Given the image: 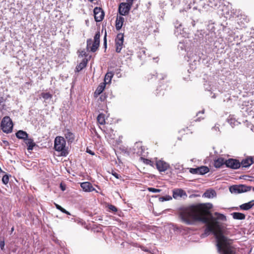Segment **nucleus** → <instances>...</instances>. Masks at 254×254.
<instances>
[{"instance_id":"obj_18","label":"nucleus","mask_w":254,"mask_h":254,"mask_svg":"<svg viewBox=\"0 0 254 254\" xmlns=\"http://www.w3.org/2000/svg\"><path fill=\"white\" fill-rule=\"evenodd\" d=\"M125 19L122 16H118L116 21V28L117 30H120L123 25Z\"/></svg>"},{"instance_id":"obj_17","label":"nucleus","mask_w":254,"mask_h":254,"mask_svg":"<svg viewBox=\"0 0 254 254\" xmlns=\"http://www.w3.org/2000/svg\"><path fill=\"white\" fill-rule=\"evenodd\" d=\"M254 205V200H252L247 203H245L240 205L241 210H248L251 209Z\"/></svg>"},{"instance_id":"obj_16","label":"nucleus","mask_w":254,"mask_h":254,"mask_svg":"<svg viewBox=\"0 0 254 254\" xmlns=\"http://www.w3.org/2000/svg\"><path fill=\"white\" fill-rule=\"evenodd\" d=\"M25 144L27 146V150H32L34 146H36V143L34 142V140L32 138H28V137L24 140Z\"/></svg>"},{"instance_id":"obj_53","label":"nucleus","mask_w":254,"mask_h":254,"mask_svg":"<svg viewBox=\"0 0 254 254\" xmlns=\"http://www.w3.org/2000/svg\"><path fill=\"white\" fill-rule=\"evenodd\" d=\"M89 0V1H94V0Z\"/></svg>"},{"instance_id":"obj_50","label":"nucleus","mask_w":254,"mask_h":254,"mask_svg":"<svg viewBox=\"0 0 254 254\" xmlns=\"http://www.w3.org/2000/svg\"><path fill=\"white\" fill-rule=\"evenodd\" d=\"M191 24L193 26H195V21H191Z\"/></svg>"},{"instance_id":"obj_6","label":"nucleus","mask_w":254,"mask_h":254,"mask_svg":"<svg viewBox=\"0 0 254 254\" xmlns=\"http://www.w3.org/2000/svg\"><path fill=\"white\" fill-rule=\"evenodd\" d=\"M124 37L123 34L119 33L115 39L116 51L117 53H120L123 48L124 40Z\"/></svg>"},{"instance_id":"obj_44","label":"nucleus","mask_w":254,"mask_h":254,"mask_svg":"<svg viewBox=\"0 0 254 254\" xmlns=\"http://www.w3.org/2000/svg\"><path fill=\"white\" fill-rule=\"evenodd\" d=\"M133 0H127V3L130 4V5L131 6Z\"/></svg>"},{"instance_id":"obj_4","label":"nucleus","mask_w":254,"mask_h":254,"mask_svg":"<svg viewBox=\"0 0 254 254\" xmlns=\"http://www.w3.org/2000/svg\"><path fill=\"white\" fill-rule=\"evenodd\" d=\"M252 190L254 191V187L248 186L245 185H233L229 188L230 191L233 193H240Z\"/></svg>"},{"instance_id":"obj_54","label":"nucleus","mask_w":254,"mask_h":254,"mask_svg":"<svg viewBox=\"0 0 254 254\" xmlns=\"http://www.w3.org/2000/svg\"><path fill=\"white\" fill-rule=\"evenodd\" d=\"M212 97H213V98H215V96H214V95H213V96H212Z\"/></svg>"},{"instance_id":"obj_2","label":"nucleus","mask_w":254,"mask_h":254,"mask_svg":"<svg viewBox=\"0 0 254 254\" xmlns=\"http://www.w3.org/2000/svg\"><path fill=\"white\" fill-rule=\"evenodd\" d=\"M54 148L57 151L61 152L62 156H65L67 152L66 149V142L64 138L62 136H57L55 139Z\"/></svg>"},{"instance_id":"obj_33","label":"nucleus","mask_w":254,"mask_h":254,"mask_svg":"<svg viewBox=\"0 0 254 254\" xmlns=\"http://www.w3.org/2000/svg\"><path fill=\"white\" fill-rule=\"evenodd\" d=\"M4 239L3 237H0V248L1 250H3L4 247Z\"/></svg>"},{"instance_id":"obj_42","label":"nucleus","mask_w":254,"mask_h":254,"mask_svg":"<svg viewBox=\"0 0 254 254\" xmlns=\"http://www.w3.org/2000/svg\"><path fill=\"white\" fill-rule=\"evenodd\" d=\"M99 99L101 101H103L105 99V96L101 95Z\"/></svg>"},{"instance_id":"obj_20","label":"nucleus","mask_w":254,"mask_h":254,"mask_svg":"<svg viewBox=\"0 0 254 254\" xmlns=\"http://www.w3.org/2000/svg\"><path fill=\"white\" fill-rule=\"evenodd\" d=\"M105 88V83H100L96 89L94 96L95 97H97L104 90Z\"/></svg>"},{"instance_id":"obj_12","label":"nucleus","mask_w":254,"mask_h":254,"mask_svg":"<svg viewBox=\"0 0 254 254\" xmlns=\"http://www.w3.org/2000/svg\"><path fill=\"white\" fill-rule=\"evenodd\" d=\"M157 169L160 172H164L166 171L169 167V165L162 160L157 161L156 163Z\"/></svg>"},{"instance_id":"obj_30","label":"nucleus","mask_w":254,"mask_h":254,"mask_svg":"<svg viewBox=\"0 0 254 254\" xmlns=\"http://www.w3.org/2000/svg\"><path fill=\"white\" fill-rule=\"evenodd\" d=\"M172 197L170 195H166L165 196H162L159 198L160 201H167V200H170L172 199Z\"/></svg>"},{"instance_id":"obj_34","label":"nucleus","mask_w":254,"mask_h":254,"mask_svg":"<svg viewBox=\"0 0 254 254\" xmlns=\"http://www.w3.org/2000/svg\"><path fill=\"white\" fill-rule=\"evenodd\" d=\"M147 190L150 192H154V193L160 192L161 191L160 190L155 189V188H148L147 189Z\"/></svg>"},{"instance_id":"obj_51","label":"nucleus","mask_w":254,"mask_h":254,"mask_svg":"<svg viewBox=\"0 0 254 254\" xmlns=\"http://www.w3.org/2000/svg\"><path fill=\"white\" fill-rule=\"evenodd\" d=\"M61 189L63 190H65V188H64L62 185H61Z\"/></svg>"},{"instance_id":"obj_8","label":"nucleus","mask_w":254,"mask_h":254,"mask_svg":"<svg viewBox=\"0 0 254 254\" xmlns=\"http://www.w3.org/2000/svg\"><path fill=\"white\" fill-rule=\"evenodd\" d=\"M133 153L138 156H143L145 151V148L142 145V142H136L133 147Z\"/></svg>"},{"instance_id":"obj_47","label":"nucleus","mask_w":254,"mask_h":254,"mask_svg":"<svg viewBox=\"0 0 254 254\" xmlns=\"http://www.w3.org/2000/svg\"><path fill=\"white\" fill-rule=\"evenodd\" d=\"M213 129H214V130H215L217 131V130H219V127H216V126H215V127H213Z\"/></svg>"},{"instance_id":"obj_9","label":"nucleus","mask_w":254,"mask_h":254,"mask_svg":"<svg viewBox=\"0 0 254 254\" xmlns=\"http://www.w3.org/2000/svg\"><path fill=\"white\" fill-rule=\"evenodd\" d=\"M130 8V4L122 2L119 5V12L121 15H126L128 13Z\"/></svg>"},{"instance_id":"obj_3","label":"nucleus","mask_w":254,"mask_h":254,"mask_svg":"<svg viewBox=\"0 0 254 254\" xmlns=\"http://www.w3.org/2000/svg\"><path fill=\"white\" fill-rule=\"evenodd\" d=\"M100 32H97L93 41L91 39L87 40V49L92 52H95L98 49L100 45Z\"/></svg>"},{"instance_id":"obj_22","label":"nucleus","mask_w":254,"mask_h":254,"mask_svg":"<svg viewBox=\"0 0 254 254\" xmlns=\"http://www.w3.org/2000/svg\"><path fill=\"white\" fill-rule=\"evenodd\" d=\"M224 164H225V160L222 158H219L214 160V166L216 168H220Z\"/></svg>"},{"instance_id":"obj_14","label":"nucleus","mask_w":254,"mask_h":254,"mask_svg":"<svg viewBox=\"0 0 254 254\" xmlns=\"http://www.w3.org/2000/svg\"><path fill=\"white\" fill-rule=\"evenodd\" d=\"M254 163L253 158L252 157H248L245 159H243L240 162L241 166L242 167H249L252 164Z\"/></svg>"},{"instance_id":"obj_21","label":"nucleus","mask_w":254,"mask_h":254,"mask_svg":"<svg viewBox=\"0 0 254 254\" xmlns=\"http://www.w3.org/2000/svg\"><path fill=\"white\" fill-rule=\"evenodd\" d=\"M16 136L18 138L25 140L28 137V134L26 131L20 130L16 132Z\"/></svg>"},{"instance_id":"obj_40","label":"nucleus","mask_w":254,"mask_h":254,"mask_svg":"<svg viewBox=\"0 0 254 254\" xmlns=\"http://www.w3.org/2000/svg\"><path fill=\"white\" fill-rule=\"evenodd\" d=\"M55 205L56 206V208L59 210H60L61 209V208H62V207L61 206H60V205H59L57 203H55Z\"/></svg>"},{"instance_id":"obj_31","label":"nucleus","mask_w":254,"mask_h":254,"mask_svg":"<svg viewBox=\"0 0 254 254\" xmlns=\"http://www.w3.org/2000/svg\"><path fill=\"white\" fill-rule=\"evenodd\" d=\"M2 182L5 185L8 184L9 182V177L8 176V175H5L2 177Z\"/></svg>"},{"instance_id":"obj_39","label":"nucleus","mask_w":254,"mask_h":254,"mask_svg":"<svg viewBox=\"0 0 254 254\" xmlns=\"http://www.w3.org/2000/svg\"><path fill=\"white\" fill-rule=\"evenodd\" d=\"M106 32H105V34L104 37V45L105 48L107 47V38H106Z\"/></svg>"},{"instance_id":"obj_7","label":"nucleus","mask_w":254,"mask_h":254,"mask_svg":"<svg viewBox=\"0 0 254 254\" xmlns=\"http://www.w3.org/2000/svg\"><path fill=\"white\" fill-rule=\"evenodd\" d=\"M226 167L233 169H237L241 167L240 162L235 159H229L225 160Z\"/></svg>"},{"instance_id":"obj_5","label":"nucleus","mask_w":254,"mask_h":254,"mask_svg":"<svg viewBox=\"0 0 254 254\" xmlns=\"http://www.w3.org/2000/svg\"><path fill=\"white\" fill-rule=\"evenodd\" d=\"M1 127L2 131L5 133H8L12 131L13 124L9 117L5 116L2 119Z\"/></svg>"},{"instance_id":"obj_35","label":"nucleus","mask_w":254,"mask_h":254,"mask_svg":"<svg viewBox=\"0 0 254 254\" xmlns=\"http://www.w3.org/2000/svg\"><path fill=\"white\" fill-rule=\"evenodd\" d=\"M190 172L193 174H198V168H190Z\"/></svg>"},{"instance_id":"obj_15","label":"nucleus","mask_w":254,"mask_h":254,"mask_svg":"<svg viewBox=\"0 0 254 254\" xmlns=\"http://www.w3.org/2000/svg\"><path fill=\"white\" fill-rule=\"evenodd\" d=\"M184 195L187 196L186 192L182 189H177L173 191V196L175 199L182 197Z\"/></svg>"},{"instance_id":"obj_38","label":"nucleus","mask_w":254,"mask_h":254,"mask_svg":"<svg viewBox=\"0 0 254 254\" xmlns=\"http://www.w3.org/2000/svg\"><path fill=\"white\" fill-rule=\"evenodd\" d=\"M60 211L61 212H62L63 213H64L66 214L67 215H70V213L68 211H66L65 209H64L63 207L61 208Z\"/></svg>"},{"instance_id":"obj_43","label":"nucleus","mask_w":254,"mask_h":254,"mask_svg":"<svg viewBox=\"0 0 254 254\" xmlns=\"http://www.w3.org/2000/svg\"><path fill=\"white\" fill-rule=\"evenodd\" d=\"M217 4H218V1H216L215 2H214V3H212L211 4V7H213V6H216L217 5Z\"/></svg>"},{"instance_id":"obj_28","label":"nucleus","mask_w":254,"mask_h":254,"mask_svg":"<svg viewBox=\"0 0 254 254\" xmlns=\"http://www.w3.org/2000/svg\"><path fill=\"white\" fill-rule=\"evenodd\" d=\"M97 121L100 125H104L106 123L104 115L100 114L97 117Z\"/></svg>"},{"instance_id":"obj_19","label":"nucleus","mask_w":254,"mask_h":254,"mask_svg":"<svg viewBox=\"0 0 254 254\" xmlns=\"http://www.w3.org/2000/svg\"><path fill=\"white\" fill-rule=\"evenodd\" d=\"M216 196V191L212 189L207 190L202 195L203 197L207 198H213Z\"/></svg>"},{"instance_id":"obj_23","label":"nucleus","mask_w":254,"mask_h":254,"mask_svg":"<svg viewBox=\"0 0 254 254\" xmlns=\"http://www.w3.org/2000/svg\"><path fill=\"white\" fill-rule=\"evenodd\" d=\"M231 215L234 219L244 220L246 218V215L240 212H233Z\"/></svg>"},{"instance_id":"obj_1","label":"nucleus","mask_w":254,"mask_h":254,"mask_svg":"<svg viewBox=\"0 0 254 254\" xmlns=\"http://www.w3.org/2000/svg\"><path fill=\"white\" fill-rule=\"evenodd\" d=\"M207 204L191 205L182 209L179 214L182 221L188 225H193L196 222L206 224L204 234L208 235L212 233L216 239V246L219 253L222 254H235V249L232 246V241L222 233V228L218 220L226 221V217L218 212H215L213 217L210 214L211 208Z\"/></svg>"},{"instance_id":"obj_26","label":"nucleus","mask_w":254,"mask_h":254,"mask_svg":"<svg viewBox=\"0 0 254 254\" xmlns=\"http://www.w3.org/2000/svg\"><path fill=\"white\" fill-rule=\"evenodd\" d=\"M65 137L68 142H72L74 139V135L69 131H67L65 133Z\"/></svg>"},{"instance_id":"obj_48","label":"nucleus","mask_w":254,"mask_h":254,"mask_svg":"<svg viewBox=\"0 0 254 254\" xmlns=\"http://www.w3.org/2000/svg\"><path fill=\"white\" fill-rule=\"evenodd\" d=\"M201 117H198V118L197 119H196V121H200L201 119H200ZM202 119H203V118H201Z\"/></svg>"},{"instance_id":"obj_45","label":"nucleus","mask_w":254,"mask_h":254,"mask_svg":"<svg viewBox=\"0 0 254 254\" xmlns=\"http://www.w3.org/2000/svg\"><path fill=\"white\" fill-rule=\"evenodd\" d=\"M204 113V110H203L201 112H199L197 113L196 116H198L200 114H203Z\"/></svg>"},{"instance_id":"obj_27","label":"nucleus","mask_w":254,"mask_h":254,"mask_svg":"<svg viewBox=\"0 0 254 254\" xmlns=\"http://www.w3.org/2000/svg\"><path fill=\"white\" fill-rule=\"evenodd\" d=\"M86 62L84 60L79 64H78L76 67L77 71L79 72L86 65Z\"/></svg>"},{"instance_id":"obj_11","label":"nucleus","mask_w":254,"mask_h":254,"mask_svg":"<svg viewBox=\"0 0 254 254\" xmlns=\"http://www.w3.org/2000/svg\"><path fill=\"white\" fill-rule=\"evenodd\" d=\"M182 24L179 23L178 21H176L175 23V27L176 28L175 30V34L177 36L181 35L182 37H186L187 36V33L184 32L183 29H182Z\"/></svg>"},{"instance_id":"obj_41","label":"nucleus","mask_w":254,"mask_h":254,"mask_svg":"<svg viewBox=\"0 0 254 254\" xmlns=\"http://www.w3.org/2000/svg\"><path fill=\"white\" fill-rule=\"evenodd\" d=\"M86 152L91 155H94V153L91 150L88 149V148L87 149Z\"/></svg>"},{"instance_id":"obj_13","label":"nucleus","mask_w":254,"mask_h":254,"mask_svg":"<svg viewBox=\"0 0 254 254\" xmlns=\"http://www.w3.org/2000/svg\"><path fill=\"white\" fill-rule=\"evenodd\" d=\"M80 187L84 191L87 192H91L95 190L92 184L88 182L81 183Z\"/></svg>"},{"instance_id":"obj_24","label":"nucleus","mask_w":254,"mask_h":254,"mask_svg":"<svg viewBox=\"0 0 254 254\" xmlns=\"http://www.w3.org/2000/svg\"><path fill=\"white\" fill-rule=\"evenodd\" d=\"M114 75V73L112 72H108L105 75L104 78V82L103 83L109 84L111 82V79Z\"/></svg>"},{"instance_id":"obj_32","label":"nucleus","mask_w":254,"mask_h":254,"mask_svg":"<svg viewBox=\"0 0 254 254\" xmlns=\"http://www.w3.org/2000/svg\"><path fill=\"white\" fill-rule=\"evenodd\" d=\"M140 158H141V160H143V162L145 164H147V165H150L151 166L153 165V162L150 160H149V159H145V158H143L142 157H141Z\"/></svg>"},{"instance_id":"obj_36","label":"nucleus","mask_w":254,"mask_h":254,"mask_svg":"<svg viewBox=\"0 0 254 254\" xmlns=\"http://www.w3.org/2000/svg\"><path fill=\"white\" fill-rule=\"evenodd\" d=\"M112 174L117 179H120L122 176L114 171H112Z\"/></svg>"},{"instance_id":"obj_52","label":"nucleus","mask_w":254,"mask_h":254,"mask_svg":"<svg viewBox=\"0 0 254 254\" xmlns=\"http://www.w3.org/2000/svg\"><path fill=\"white\" fill-rule=\"evenodd\" d=\"M251 108H252V109L251 110L250 112H254V108H253V107H251Z\"/></svg>"},{"instance_id":"obj_49","label":"nucleus","mask_w":254,"mask_h":254,"mask_svg":"<svg viewBox=\"0 0 254 254\" xmlns=\"http://www.w3.org/2000/svg\"><path fill=\"white\" fill-rule=\"evenodd\" d=\"M14 230V227H12L10 230V234H11L13 232Z\"/></svg>"},{"instance_id":"obj_25","label":"nucleus","mask_w":254,"mask_h":254,"mask_svg":"<svg viewBox=\"0 0 254 254\" xmlns=\"http://www.w3.org/2000/svg\"><path fill=\"white\" fill-rule=\"evenodd\" d=\"M198 168V174L204 175L208 173L209 171V168L206 166H201Z\"/></svg>"},{"instance_id":"obj_37","label":"nucleus","mask_w":254,"mask_h":254,"mask_svg":"<svg viewBox=\"0 0 254 254\" xmlns=\"http://www.w3.org/2000/svg\"><path fill=\"white\" fill-rule=\"evenodd\" d=\"M109 209L113 212H116L117 211V208L114 205H110L109 206Z\"/></svg>"},{"instance_id":"obj_29","label":"nucleus","mask_w":254,"mask_h":254,"mask_svg":"<svg viewBox=\"0 0 254 254\" xmlns=\"http://www.w3.org/2000/svg\"><path fill=\"white\" fill-rule=\"evenodd\" d=\"M41 95L45 100H51L53 97V95L49 92H42Z\"/></svg>"},{"instance_id":"obj_46","label":"nucleus","mask_w":254,"mask_h":254,"mask_svg":"<svg viewBox=\"0 0 254 254\" xmlns=\"http://www.w3.org/2000/svg\"><path fill=\"white\" fill-rule=\"evenodd\" d=\"M212 1H213V2H215L216 1H217L218 0H209V1L210 4L213 3Z\"/></svg>"},{"instance_id":"obj_10","label":"nucleus","mask_w":254,"mask_h":254,"mask_svg":"<svg viewBox=\"0 0 254 254\" xmlns=\"http://www.w3.org/2000/svg\"><path fill=\"white\" fill-rule=\"evenodd\" d=\"M94 18L96 21L100 22L102 21L104 16V13L100 8L97 7L94 9Z\"/></svg>"}]
</instances>
